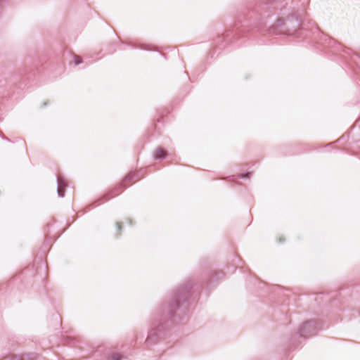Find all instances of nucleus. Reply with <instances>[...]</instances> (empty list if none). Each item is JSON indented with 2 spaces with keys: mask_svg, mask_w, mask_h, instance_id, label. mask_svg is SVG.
Returning a JSON list of instances; mask_svg holds the SVG:
<instances>
[{
  "mask_svg": "<svg viewBox=\"0 0 360 360\" xmlns=\"http://www.w3.org/2000/svg\"><path fill=\"white\" fill-rule=\"evenodd\" d=\"M136 178H139V172H130L127 176H125V178L124 179L122 183L121 184V185L117 188H116L115 190H121L122 188H124L126 187L127 186H128L131 181L136 179Z\"/></svg>",
  "mask_w": 360,
  "mask_h": 360,
  "instance_id": "f257e3e1",
  "label": "nucleus"
},
{
  "mask_svg": "<svg viewBox=\"0 0 360 360\" xmlns=\"http://www.w3.org/2000/svg\"><path fill=\"white\" fill-rule=\"evenodd\" d=\"M136 178H139V172H130L127 176H125V178L124 179L122 183L121 184V185L117 188H116L115 190H121L122 188H124L126 187L127 186H128L131 181L136 179Z\"/></svg>",
  "mask_w": 360,
  "mask_h": 360,
  "instance_id": "f03ea898",
  "label": "nucleus"
},
{
  "mask_svg": "<svg viewBox=\"0 0 360 360\" xmlns=\"http://www.w3.org/2000/svg\"><path fill=\"white\" fill-rule=\"evenodd\" d=\"M57 193L59 197L63 198L64 196V188L65 187V181L60 177L57 179Z\"/></svg>",
  "mask_w": 360,
  "mask_h": 360,
  "instance_id": "7ed1b4c3",
  "label": "nucleus"
},
{
  "mask_svg": "<svg viewBox=\"0 0 360 360\" xmlns=\"http://www.w3.org/2000/svg\"><path fill=\"white\" fill-rule=\"evenodd\" d=\"M167 157V152L162 148H158L155 154V159H164Z\"/></svg>",
  "mask_w": 360,
  "mask_h": 360,
  "instance_id": "20e7f679",
  "label": "nucleus"
},
{
  "mask_svg": "<svg viewBox=\"0 0 360 360\" xmlns=\"http://www.w3.org/2000/svg\"><path fill=\"white\" fill-rule=\"evenodd\" d=\"M82 63V59L80 56H75L74 58V63L76 65H78L79 64H81Z\"/></svg>",
  "mask_w": 360,
  "mask_h": 360,
  "instance_id": "39448f33",
  "label": "nucleus"
},
{
  "mask_svg": "<svg viewBox=\"0 0 360 360\" xmlns=\"http://www.w3.org/2000/svg\"><path fill=\"white\" fill-rule=\"evenodd\" d=\"M122 356L120 354H113L111 355L110 360H120Z\"/></svg>",
  "mask_w": 360,
  "mask_h": 360,
  "instance_id": "423d86ee",
  "label": "nucleus"
},
{
  "mask_svg": "<svg viewBox=\"0 0 360 360\" xmlns=\"http://www.w3.org/2000/svg\"><path fill=\"white\" fill-rule=\"evenodd\" d=\"M311 322L307 323L304 325V327H305V328L310 327V326H311Z\"/></svg>",
  "mask_w": 360,
  "mask_h": 360,
  "instance_id": "0eeeda50",
  "label": "nucleus"
},
{
  "mask_svg": "<svg viewBox=\"0 0 360 360\" xmlns=\"http://www.w3.org/2000/svg\"><path fill=\"white\" fill-rule=\"evenodd\" d=\"M117 230L121 229V225L119 223H117Z\"/></svg>",
  "mask_w": 360,
  "mask_h": 360,
  "instance_id": "6e6552de",
  "label": "nucleus"
},
{
  "mask_svg": "<svg viewBox=\"0 0 360 360\" xmlns=\"http://www.w3.org/2000/svg\"><path fill=\"white\" fill-rule=\"evenodd\" d=\"M13 360H22L20 357H15Z\"/></svg>",
  "mask_w": 360,
  "mask_h": 360,
  "instance_id": "1a4fd4ad",
  "label": "nucleus"
},
{
  "mask_svg": "<svg viewBox=\"0 0 360 360\" xmlns=\"http://www.w3.org/2000/svg\"><path fill=\"white\" fill-rule=\"evenodd\" d=\"M3 360H7V359H3Z\"/></svg>",
  "mask_w": 360,
  "mask_h": 360,
  "instance_id": "9d476101",
  "label": "nucleus"
}]
</instances>
